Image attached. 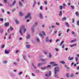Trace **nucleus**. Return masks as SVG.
I'll return each instance as SVG.
<instances>
[{
	"label": "nucleus",
	"instance_id": "nucleus-17",
	"mask_svg": "<svg viewBox=\"0 0 79 79\" xmlns=\"http://www.w3.org/2000/svg\"><path fill=\"white\" fill-rule=\"evenodd\" d=\"M26 47L27 48H30V45H27Z\"/></svg>",
	"mask_w": 79,
	"mask_h": 79
},
{
	"label": "nucleus",
	"instance_id": "nucleus-30",
	"mask_svg": "<svg viewBox=\"0 0 79 79\" xmlns=\"http://www.w3.org/2000/svg\"><path fill=\"white\" fill-rule=\"evenodd\" d=\"M76 62H77V60H78V58L77 57H76Z\"/></svg>",
	"mask_w": 79,
	"mask_h": 79
},
{
	"label": "nucleus",
	"instance_id": "nucleus-51",
	"mask_svg": "<svg viewBox=\"0 0 79 79\" xmlns=\"http://www.w3.org/2000/svg\"><path fill=\"white\" fill-rule=\"evenodd\" d=\"M56 25H57L58 26H59V25H60V24L59 23H57V22L56 23Z\"/></svg>",
	"mask_w": 79,
	"mask_h": 79
},
{
	"label": "nucleus",
	"instance_id": "nucleus-21",
	"mask_svg": "<svg viewBox=\"0 0 79 79\" xmlns=\"http://www.w3.org/2000/svg\"><path fill=\"white\" fill-rule=\"evenodd\" d=\"M19 4L20 6H23V4H22V3L21 2H19Z\"/></svg>",
	"mask_w": 79,
	"mask_h": 79
},
{
	"label": "nucleus",
	"instance_id": "nucleus-60",
	"mask_svg": "<svg viewBox=\"0 0 79 79\" xmlns=\"http://www.w3.org/2000/svg\"><path fill=\"white\" fill-rule=\"evenodd\" d=\"M6 2H7V0H4V2L5 3H6Z\"/></svg>",
	"mask_w": 79,
	"mask_h": 79
},
{
	"label": "nucleus",
	"instance_id": "nucleus-53",
	"mask_svg": "<svg viewBox=\"0 0 79 79\" xmlns=\"http://www.w3.org/2000/svg\"><path fill=\"white\" fill-rule=\"evenodd\" d=\"M44 4H45V5H47V1H45L44 2Z\"/></svg>",
	"mask_w": 79,
	"mask_h": 79
},
{
	"label": "nucleus",
	"instance_id": "nucleus-25",
	"mask_svg": "<svg viewBox=\"0 0 79 79\" xmlns=\"http://www.w3.org/2000/svg\"><path fill=\"white\" fill-rule=\"evenodd\" d=\"M23 29H24L23 32H24V33H25V32H26V29L24 28H24Z\"/></svg>",
	"mask_w": 79,
	"mask_h": 79
},
{
	"label": "nucleus",
	"instance_id": "nucleus-12",
	"mask_svg": "<svg viewBox=\"0 0 79 79\" xmlns=\"http://www.w3.org/2000/svg\"><path fill=\"white\" fill-rule=\"evenodd\" d=\"M69 60H73V57H71L70 58V57H69L68 58Z\"/></svg>",
	"mask_w": 79,
	"mask_h": 79
},
{
	"label": "nucleus",
	"instance_id": "nucleus-16",
	"mask_svg": "<svg viewBox=\"0 0 79 79\" xmlns=\"http://www.w3.org/2000/svg\"><path fill=\"white\" fill-rule=\"evenodd\" d=\"M15 21L16 24H19V21H18V20H15Z\"/></svg>",
	"mask_w": 79,
	"mask_h": 79
},
{
	"label": "nucleus",
	"instance_id": "nucleus-61",
	"mask_svg": "<svg viewBox=\"0 0 79 79\" xmlns=\"http://www.w3.org/2000/svg\"><path fill=\"white\" fill-rule=\"evenodd\" d=\"M0 6H3V4H2L0 3Z\"/></svg>",
	"mask_w": 79,
	"mask_h": 79
},
{
	"label": "nucleus",
	"instance_id": "nucleus-22",
	"mask_svg": "<svg viewBox=\"0 0 79 79\" xmlns=\"http://www.w3.org/2000/svg\"><path fill=\"white\" fill-rule=\"evenodd\" d=\"M42 64L41 63L38 64V66H42Z\"/></svg>",
	"mask_w": 79,
	"mask_h": 79
},
{
	"label": "nucleus",
	"instance_id": "nucleus-40",
	"mask_svg": "<svg viewBox=\"0 0 79 79\" xmlns=\"http://www.w3.org/2000/svg\"><path fill=\"white\" fill-rule=\"evenodd\" d=\"M10 29L11 30V31H12V30H13V27H10Z\"/></svg>",
	"mask_w": 79,
	"mask_h": 79
},
{
	"label": "nucleus",
	"instance_id": "nucleus-38",
	"mask_svg": "<svg viewBox=\"0 0 79 79\" xmlns=\"http://www.w3.org/2000/svg\"><path fill=\"white\" fill-rule=\"evenodd\" d=\"M77 24L78 25V26H79V21L78 20L77 22Z\"/></svg>",
	"mask_w": 79,
	"mask_h": 79
},
{
	"label": "nucleus",
	"instance_id": "nucleus-18",
	"mask_svg": "<svg viewBox=\"0 0 79 79\" xmlns=\"http://www.w3.org/2000/svg\"><path fill=\"white\" fill-rule=\"evenodd\" d=\"M60 63H62V64H65V62L64 61H60Z\"/></svg>",
	"mask_w": 79,
	"mask_h": 79
},
{
	"label": "nucleus",
	"instance_id": "nucleus-28",
	"mask_svg": "<svg viewBox=\"0 0 79 79\" xmlns=\"http://www.w3.org/2000/svg\"><path fill=\"white\" fill-rule=\"evenodd\" d=\"M3 63L5 64H6V63H7V61H3Z\"/></svg>",
	"mask_w": 79,
	"mask_h": 79
},
{
	"label": "nucleus",
	"instance_id": "nucleus-4",
	"mask_svg": "<svg viewBox=\"0 0 79 79\" xmlns=\"http://www.w3.org/2000/svg\"><path fill=\"white\" fill-rule=\"evenodd\" d=\"M50 64H52V66H57V65H58L57 64L53 62H50Z\"/></svg>",
	"mask_w": 79,
	"mask_h": 79
},
{
	"label": "nucleus",
	"instance_id": "nucleus-43",
	"mask_svg": "<svg viewBox=\"0 0 79 79\" xmlns=\"http://www.w3.org/2000/svg\"><path fill=\"white\" fill-rule=\"evenodd\" d=\"M31 32H34V28H31Z\"/></svg>",
	"mask_w": 79,
	"mask_h": 79
},
{
	"label": "nucleus",
	"instance_id": "nucleus-32",
	"mask_svg": "<svg viewBox=\"0 0 79 79\" xmlns=\"http://www.w3.org/2000/svg\"><path fill=\"white\" fill-rule=\"evenodd\" d=\"M19 15L21 16H23V13H22V12H20L19 13Z\"/></svg>",
	"mask_w": 79,
	"mask_h": 79
},
{
	"label": "nucleus",
	"instance_id": "nucleus-37",
	"mask_svg": "<svg viewBox=\"0 0 79 79\" xmlns=\"http://www.w3.org/2000/svg\"><path fill=\"white\" fill-rule=\"evenodd\" d=\"M40 60L41 61H44V62L45 61V59H41Z\"/></svg>",
	"mask_w": 79,
	"mask_h": 79
},
{
	"label": "nucleus",
	"instance_id": "nucleus-20",
	"mask_svg": "<svg viewBox=\"0 0 79 79\" xmlns=\"http://www.w3.org/2000/svg\"><path fill=\"white\" fill-rule=\"evenodd\" d=\"M60 10H62V9H63V6H60Z\"/></svg>",
	"mask_w": 79,
	"mask_h": 79
},
{
	"label": "nucleus",
	"instance_id": "nucleus-47",
	"mask_svg": "<svg viewBox=\"0 0 79 79\" xmlns=\"http://www.w3.org/2000/svg\"><path fill=\"white\" fill-rule=\"evenodd\" d=\"M45 76H46V77H49V75L48 74H46Z\"/></svg>",
	"mask_w": 79,
	"mask_h": 79
},
{
	"label": "nucleus",
	"instance_id": "nucleus-2",
	"mask_svg": "<svg viewBox=\"0 0 79 79\" xmlns=\"http://www.w3.org/2000/svg\"><path fill=\"white\" fill-rule=\"evenodd\" d=\"M23 29H24V26H22L21 27L20 29V30L19 33L21 34V35H23V33H22V31L21 30Z\"/></svg>",
	"mask_w": 79,
	"mask_h": 79
},
{
	"label": "nucleus",
	"instance_id": "nucleus-10",
	"mask_svg": "<svg viewBox=\"0 0 79 79\" xmlns=\"http://www.w3.org/2000/svg\"><path fill=\"white\" fill-rule=\"evenodd\" d=\"M5 25L6 26H9V23H6L5 24Z\"/></svg>",
	"mask_w": 79,
	"mask_h": 79
},
{
	"label": "nucleus",
	"instance_id": "nucleus-1",
	"mask_svg": "<svg viewBox=\"0 0 79 79\" xmlns=\"http://www.w3.org/2000/svg\"><path fill=\"white\" fill-rule=\"evenodd\" d=\"M60 71V68L59 67H57L54 69V73L55 74V77H58V76L56 74L58 73V72Z\"/></svg>",
	"mask_w": 79,
	"mask_h": 79
},
{
	"label": "nucleus",
	"instance_id": "nucleus-11",
	"mask_svg": "<svg viewBox=\"0 0 79 79\" xmlns=\"http://www.w3.org/2000/svg\"><path fill=\"white\" fill-rule=\"evenodd\" d=\"M40 18L41 19H43V17H42V14H40Z\"/></svg>",
	"mask_w": 79,
	"mask_h": 79
},
{
	"label": "nucleus",
	"instance_id": "nucleus-26",
	"mask_svg": "<svg viewBox=\"0 0 79 79\" xmlns=\"http://www.w3.org/2000/svg\"><path fill=\"white\" fill-rule=\"evenodd\" d=\"M75 15L76 16H77V15H79V12H76L75 13Z\"/></svg>",
	"mask_w": 79,
	"mask_h": 79
},
{
	"label": "nucleus",
	"instance_id": "nucleus-13",
	"mask_svg": "<svg viewBox=\"0 0 79 79\" xmlns=\"http://www.w3.org/2000/svg\"><path fill=\"white\" fill-rule=\"evenodd\" d=\"M62 21H65V20H66V17H64L62 18Z\"/></svg>",
	"mask_w": 79,
	"mask_h": 79
},
{
	"label": "nucleus",
	"instance_id": "nucleus-42",
	"mask_svg": "<svg viewBox=\"0 0 79 79\" xmlns=\"http://www.w3.org/2000/svg\"><path fill=\"white\" fill-rule=\"evenodd\" d=\"M73 76H74V75L73 74H71V75H70L71 77H73Z\"/></svg>",
	"mask_w": 79,
	"mask_h": 79
},
{
	"label": "nucleus",
	"instance_id": "nucleus-15",
	"mask_svg": "<svg viewBox=\"0 0 79 79\" xmlns=\"http://www.w3.org/2000/svg\"><path fill=\"white\" fill-rule=\"evenodd\" d=\"M65 24L66 26H67V27H69V24H68V23H65Z\"/></svg>",
	"mask_w": 79,
	"mask_h": 79
},
{
	"label": "nucleus",
	"instance_id": "nucleus-8",
	"mask_svg": "<svg viewBox=\"0 0 79 79\" xmlns=\"http://www.w3.org/2000/svg\"><path fill=\"white\" fill-rule=\"evenodd\" d=\"M46 42H48L49 41V39H48V37H47L46 38Z\"/></svg>",
	"mask_w": 79,
	"mask_h": 79
},
{
	"label": "nucleus",
	"instance_id": "nucleus-41",
	"mask_svg": "<svg viewBox=\"0 0 79 79\" xmlns=\"http://www.w3.org/2000/svg\"><path fill=\"white\" fill-rule=\"evenodd\" d=\"M60 16H61V15H62V11H60V15H59Z\"/></svg>",
	"mask_w": 79,
	"mask_h": 79
},
{
	"label": "nucleus",
	"instance_id": "nucleus-6",
	"mask_svg": "<svg viewBox=\"0 0 79 79\" xmlns=\"http://www.w3.org/2000/svg\"><path fill=\"white\" fill-rule=\"evenodd\" d=\"M30 37H31V35L29 34H28L27 36H26V38L27 39H30Z\"/></svg>",
	"mask_w": 79,
	"mask_h": 79
},
{
	"label": "nucleus",
	"instance_id": "nucleus-64",
	"mask_svg": "<svg viewBox=\"0 0 79 79\" xmlns=\"http://www.w3.org/2000/svg\"><path fill=\"white\" fill-rule=\"evenodd\" d=\"M79 66H78L77 67V70H79Z\"/></svg>",
	"mask_w": 79,
	"mask_h": 79
},
{
	"label": "nucleus",
	"instance_id": "nucleus-9",
	"mask_svg": "<svg viewBox=\"0 0 79 79\" xmlns=\"http://www.w3.org/2000/svg\"><path fill=\"white\" fill-rule=\"evenodd\" d=\"M77 40L76 39H74L73 40H72L71 42V43H73V42H76Z\"/></svg>",
	"mask_w": 79,
	"mask_h": 79
},
{
	"label": "nucleus",
	"instance_id": "nucleus-56",
	"mask_svg": "<svg viewBox=\"0 0 79 79\" xmlns=\"http://www.w3.org/2000/svg\"><path fill=\"white\" fill-rule=\"evenodd\" d=\"M35 4H36V1H34V5H35Z\"/></svg>",
	"mask_w": 79,
	"mask_h": 79
},
{
	"label": "nucleus",
	"instance_id": "nucleus-19",
	"mask_svg": "<svg viewBox=\"0 0 79 79\" xmlns=\"http://www.w3.org/2000/svg\"><path fill=\"white\" fill-rule=\"evenodd\" d=\"M63 42H64L63 41H61V42L60 43V46H61V45H62L63 44Z\"/></svg>",
	"mask_w": 79,
	"mask_h": 79
},
{
	"label": "nucleus",
	"instance_id": "nucleus-54",
	"mask_svg": "<svg viewBox=\"0 0 79 79\" xmlns=\"http://www.w3.org/2000/svg\"><path fill=\"white\" fill-rule=\"evenodd\" d=\"M4 47H5V45H3L1 47V48H4Z\"/></svg>",
	"mask_w": 79,
	"mask_h": 79
},
{
	"label": "nucleus",
	"instance_id": "nucleus-29",
	"mask_svg": "<svg viewBox=\"0 0 79 79\" xmlns=\"http://www.w3.org/2000/svg\"><path fill=\"white\" fill-rule=\"evenodd\" d=\"M45 68H47L46 67H44L41 68V69H45Z\"/></svg>",
	"mask_w": 79,
	"mask_h": 79
},
{
	"label": "nucleus",
	"instance_id": "nucleus-5",
	"mask_svg": "<svg viewBox=\"0 0 79 79\" xmlns=\"http://www.w3.org/2000/svg\"><path fill=\"white\" fill-rule=\"evenodd\" d=\"M5 53L6 54H8L10 52V50H8V51L6 50H5Z\"/></svg>",
	"mask_w": 79,
	"mask_h": 79
},
{
	"label": "nucleus",
	"instance_id": "nucleus-39",
	"mask_svg": "<svg viewBox=\"0 0 79 79\" xmlns=\"http://www.w3.org/2000/svg\"><path fill=\"white\" fill-rule=\"evenodd\" d=\"M49 58H51L52 57V55H51V54L50 53H49Z\"/></svg>",
	"mask_w": 79,
	"mask_h": 79
},
{
	"label": "nucleus",
	"instance_id": "nucleus-63",
	"mask_svg": "<svg viewBox=\"0 0 79 79\" xmlns=\"http://www.w3.org/2000/svg\"><path fill=\"white\" fill-rule=\"evenodd\" d=\"M2 12H3V13L4 12V9H2Z\"/></svg>",
	"mask_w": 79,
	"mask_h": 79
},
{
	"label": "nucleus",
	"instance_id": "nucleus-55",
	"mask_svg": "<svg viewBox=\"0 0 79 79\" xmlns=\"http://www.w3.org/2000/svg\"><path fill=\"white\" fill-rule=\"evenodd\" d=\"M11 35H10L9 37V40L11 39Z\"/></svg>",
	"mask_w": 79,
	"mask_h": 79
},
{
	"label": "nucleus",
	"instance_id": "nucleus-34",
	"mask_svg": "<svg viewBox=\"0 0 79 79\" xmlns=\"http://www.w3.org/2000/svg\"><path fill=\"white\" fill-rule=\"evenodd\" d=\"M66 76H67V77H69V74L68 73L66 74Z\"/></svg>",
	"mask_w": 79,
	"mask_h": 79
},
{
	"label": "nucleus",
	"instance_id": "nucleus-44",
	"mask_svg": "<svg viewBox=\"0 0 79 79\" xmlns=\"http://www.w3.org/2000/svg\"><path fill=\"white\" fill-rule=\"evenodd\" d=\"M50 67H51V65H48L47 67L46 68H50Z\"/></svg>",
	"mask_w": 79,
	"mask_h": 79
},
{
	"label": "nucleus",
	"instance_id": "nucleus-27",
	"mask_svg": "<svg viewBox=\"0 0 79 79\" xmlns=\"http://www.w3.org/2000/svg\"><path fill=\"white\" fill-rule=\"evenodd\" d=\"M48 74L49 76H51V75H52V74H51V71H50L49 72V73Z\"/></svg>",
	"mask_w": 79,
	"mask_h": 79
},
{
	"label": "nucleus",
	"instance_id": "nucleus-49",
	"mask_svg": "<svg viewBox=\"0 0 79 79\" xmlns=\"http://www.w3.org/2000/svg\"><path fill=\"white\" fill-rule=\"evenodd\" d=\"M42 6H41L40 7V10H42Z\"/></svg>",
	"mask_w": 79,
	"mask_h": 79
},
{
	"label": "nucleus",
	"instance_id": "nucleus-36",
	"mask_svg": "<svg viewBox=\"0 0 79 79\" xmlns=\"http://www.w3.org/2000/svg\"><path fill=\"white\" fill-rule=\"evenodd\" d=\"M15 3H16V1H14L13 3H12V5H14L15 4Z\"/></svg>",
	"mask_w": 79,
	"mask_h": 79
},
{
	"label": "nucleus",
	"instance_id": "nucleus-50",
	"mask_svg": "<svg viewBox=\"0 0 79 79\" xmlns=\"http://www.w3.org/2000/svg\"><path fill=\"white\" fill-rule=\"evenodd\" d=\"M72 23H74V19H72Z\"/></svg>",
	"mask_w": 79,
	"mask_h": 79
},
{
	"label": "nucleus",
	"instance_id": "nucleus-24",
	"mask_svg": "<svg viewBox=\"0 0 79 79\" xmlns=\"http://www.w3.org/2000/svg\"><path fill=\"white\" fill-rule=\"evenodd\" d=\"M64 67L65 68H67V69H69V68L68 67V66H67V65H65L64 66Z\"/></svg>",
	"mask_w": 79,
	"mask_h": 79
},
{
	"label": "nucleus",
	"instance_id": "nucleus-3",
	"mask_svg": "<svg viewBox=\"0 0 79 79\" xmlns=\"http://www.w3.org/2000/svg\"><path fill=\"white\" fill-rule=\"evenodd\" d=\"M25 18H29L30 19L32 18V17L31 16V13H29L28 14L25 16Z\"/></svg>",
	"mask_w": 79,
	"mask_h": 79
},
{
	"label": "nucleus",
	"instance_id": "nucleus-59",
	"mask_svg": "<svg viewBox=\"0 0 79 79\" xmlns=\"http://www.w3.org/2000/svg\"><path fill=\"white\" fill-rule=\"evenodd\" d=\"M64 45H63L62 46V48H64Z\"/></svg>",
	"mask_w": 79,
	"mask_h": 79
},
{
	"label": "nucleus",
	"instance_id": "nucleus-45",
	"mask_svg": "<svg viewBox=\"0 0 79 79\" xmlns=\"http://www.w3.org/2000/svg\"><path fill=\"white\" fill-rule=\"evenodd\" d=\"M0 21H3V19L2 18L1 19L0 17Z\"/></svg>",
	"mask_w": 79,
	"mask_h": 79
},
{
	"label": "nucleus",
	"instance_id": "nucleus-58",
	"mask_svg": "<svg viewBox=\"0 0 79 79\" xmlns=\"http://www.w3.org/2000/svg\"><path fill=\"white\" fill-rule=\"evenodd\" d=\"M55 50L56 52H58V49H57V48H56Z\"/></svg>",
	"mask_w": 79,
	"mask_h": 79
},
{
	"label": "nucleus",
	"instance_id": "nucleus-14",
	"mask_svg": "<svg viewBox=\"0 0 79 79\" xmlns=\"http://www.w3.org/2000/svg\"><path fill=\"white\" fill-rule=\"evenodd\" d=\"M42 34H43V35L45 36L46 35V34L44 31H42Z\"/></svg>",
	"mask_w": 79,
	"mask_h": 79
},
{
	"label": "nucleus",
	"instance_id": "nucleus-52",
	"mask_svg": "<svg viewBox=\"0 0 79 79\" xmlns=\"http://www.w3.org/2000/svg\"><path fill=\"white\" fill-rule=\"evenodd\" d=\"M7 14H8V15H10V11H7Z\"/></svg>",
	"mask_w": 79,
	"mask_h": 79
},
{
	"label": "nucleus",
	"instance_id": "nucleus-33",
	"mask_svg": "<svg viewBox=\"0 0 79 79\" xmlns=\"http://www.w3.org/2000/svg\"><path fill=\"white\" fill-rule=\"evenodd\" d=\"M75 45H76V44H73V45H71L70 46V47H74V46H75Z\"/></svg>",
	"mask_w": 79,
	"mask_h": 79
},
{
	"label": "nucleus",
	"instance_id": "nucleus-48",
	"mask_svg": "<svg viewBox=\"0 0 79 79\" xmlns=\"http://www.w3.org/2000/svg\"><path fill=\"white\" fill-rule=\"evenodd\" d=\"M23 74V72H19V75H21V74Z\"/></svg>",
	"mask_w": 79,
	"mask_h": 79
},
{
	"label": "nucleus",
	"instance_id": "nucleus-62",
	"mask_svg": "<svg viewBox=\"0 0 79 79\" xmlns=\"http://www.w3.org/2000/svg\"><path fill=\"white\" fill-rule=\"evenodd\" d=\"M77 66V65L76 64H75L73 65L74 66Z\"/></svg>",
	"mask_w": 79,
	"mask_h": 79
},
{
	"label": "nucleus",
	"instance_id": "nucleus-7",
	"mask_svg": "<svg viewBox=\"0 0 79 79\" xmlns=\"http://www.w3.org/2000/svg\"><path fill=\"white\" fill-rule=\"evenodd\" d=\"M37 24H38L37 22H35V24H34V25L33 26V27H35L37 25Z\"/></svg>",
	"mask_w": 79,
	"mask_h": 79
},
{
	"label": "nucleus",
	"instance_id": "nucleus-23",
	"mask_svg": "<svg viewBox=\"0 0 79 79\" xmlns=\"http://www.w3.org/2000/svg\"><path fill=\"white\" fill-rule=\"evenodd\" d=\"M39 35L41 36V37H42V39H44V36H42V34L40 33L39 34Z\"/></svg>",
	"mask_w": 79,
	"mask_h": 79
},
{
	"label": "nucleus",
	"instance_id": "nucleus-46",
	"mask_svg": "<svg viewBox=\"0 0 79 79\" xmlns=\"http://www.w3.org/2000/svg\"><path fill=\"white\" fill-rule=\"evenodd\" d=\"M0 32L1 33H3V30H2L0 31Z\"/></svg>",
	"mask_w": 79,
	"mask_h": 79
},
{
	"label": "nucleus",
	"instance_id": "nucleus-35",
	"mask_svg": "<svg viewBox=\"0 0 79 79\" xmlns=\"http://www.w3.org/2000/svg\"><path fill=\"white\" fill-rule=\"evenodd\" d=\"M63 8H64H64L65 7V6H66V4H64L63 5Z\"/></svg>",
	"mask_w": 79,
	"mask_h": 79
},
{
	"label": "nucleus",
	"instance_id": "nucleus-57",
	"mask_svg": "<svg viewBox=\"0 0 79 79\" xmlns=\"http://www.w3.org/2000/svg\"><path fill=\"white\" fill-rule=\"evenodd\" d=\"M36 72L37 73H39V70H36Z\"/></svg>",
	"mask_w": 79,
	"mask_h": 79
},
{
	"label": "nucleus",
	"instance_id": "nucleus-31",
	"mask_svg": "<svg viewBox=\"0 0 79 79\" xmlns=\"http://www.w3.org/2000/svg\"><path fill=\"white\" fill-rule=\"evenodd\" d=\"M70 6L71 7V8L72 9H73V10H74V6Z\"/></svg>",
	"mask_w": 79,
	"mask_h": 79
}]
</instances>
